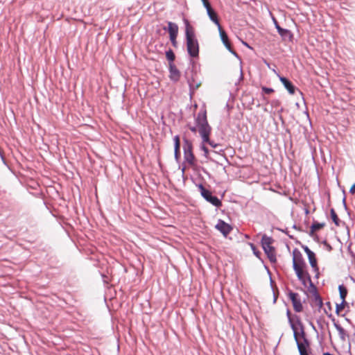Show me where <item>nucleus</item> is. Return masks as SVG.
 Wrapping results in <instances>:
<instances>
[{
    "label": "nucleus",
    "instance_id": "nucleus-1",
    "mask_svg": "<svg viewBox=\"0 0 355 355\" xmlns=\"http://www.w3.org/2000/svg\"><path fill=\"white\" fill-rule=\"evenodd\" d=\"M293 254V267L296 273L298 279L302 284L306 286L307 284L313 286L311 276L306 270V264L301 252L297 249H294Z\"/></svg>",
    "mask_w": 355,
    "mask_h": 355
},
{
    "label": "nucleus",
    "instance_id": "nucleus-2",
    "mask_svg": "<svg viewBox=\"0 0 355 355\" xmlns=\"http://www.w3.org/2000/svg\"><path fill=\"white\" fill-rule=\"evenodd\" d=\"M184 22L186 25L185 32L188 53L192 58H198L199 55V44L196 38L194 29L188 20L185 19Z\"/></svg>",
    "mask_w": 355,
    "mask_h": 355
},
{
    "label": "nucleus",
    "instance_id": "nucleus-3",
    "mask_svg": "<svg viewBox=\"0 0 355 355\" xmlns=\"http://www.w3.org/2000/svg\"><path fill=\"white\" fill-rule=\"evenodd\" d=\"M196 122L202 143L209 141V137H210L211 133V128L208 123L206 111L198 114Z\"/></svg>",
    "mask_w": 355,
    "mask_h": 355
},
{
    "label": "nucleus",
    "instance_id": "nucleus-4",
    "mask_svg": "<svg viewBox=\"0 0 355 355\" xmlns=\"http://www.w3.org/2000/svg\"><path fill=\"white\" fill-rule=\"evenodd\" d=\"M183 150L185 165L182 171L184 172L187 167L195 169L197 167V159L193 153L192 142L188 139H184Z\"/></svg>",
    "mask_w": 355,
    "mask_h": 355
},
{
    "label": "nucleus",
    "instance_id": "nucleus-5",
    "mask_svg": "<svg viewBox=\"0 0 355 355\" xmlns=\"http://www.w3.org/2000/svg\"><path fill=\"white\" fill-rule=\"evenodd\" d=\"M273 243V240L272 238L267 236L266 235H263L261 239V245L262 248L267 254L269 260L275 263L276 262V254L275 250L274 247H272V244Z\"/></svg>",
    "mask_w": 355,
    "mask_h": 355
},
{
    "label": "nucleus",
    "instance_id": "nucleus-6",
    "mask_svg": "<svg viewBox=\"0 0 355 355\" xmlns=\"http://www.w3.org/2000/svg\"><path fill=\"white\" fill-rule=\"evenodd\" d=\"M198 189L202 196L213 205L219 207L222 205L221 201L216 197L211 195V192L205 189L202 184L198 185Z\"/></svg>",
    "mask_w": 355,
    "mask_h": 355
},
{
    "label": "nucleus",
    "instance_id": "nucleus-7",
    "mask_svg": "<svg viewBox=\"0 0 355 355\" xmlns=\"http://www.w3.org/2000/svg\"><path fill=\"white\" fill-rule=\"evenodd\" d=\"M287 315L288 318V322L290 323L292 330L293 331V336L294 337H296V334H297V331L299 330L300 329L303 328L304 325L299 316H291L289 311H288Z\"/></svg>",
    "mask_w": 355,
    "mask_h": 355
},
{
    "label": "nucleus",
    "instance_id": "nucleus-8",
    "mask_svg": "<svg viewBox=\"0 0 355 355\" xmlns=\"http://www.w3.org/2000/svg\"><path fill=\"white\" fill-rule=\"evenodd\" d=\"M288 297L292 302L294 310L298 313L302 312L303 306L299 294L291 291L288 293Z\"/></svg>",
    "mask_w": 355,
    "mask_h": 355
},
{
    "label": "nucleus",
    "instance_id": "nucleus-9",
    "mask_svg": "<svg viewBox=\"0 0 355 355\" xmlns=\"http://www.w3.org/2000/svg\"><path fill=\"white\" fill-rule=\"evenodd\" d=\"M168 31L169 33L170 40L173 46H177L176 38L178 33V26L176 24L169 21L168 23Z\"/></svg>",
    "mask_w": 355,
    "mask_h": 355
},
{
    "label": "nucleus",
    "instance_id": "nucleus-10",
    "mask_svg": "<svg viewBox=\"0 0 355 355\" xmlns=\"http://www.w3.org/2000/svg\"><path fill=\"white\" fill-rule=\"evenodd\" d=\"M311 306L318 311H320L323 306L322 300L317 292H315L313 295V297L311 300Z\"/></svg>",
    "mask_w": 355,
    "mask_h": 355
},
{
    "label": "nucleus",
    "instance_id": "nucleus-11",
    "mask_svg": "<svg viewBox=\"0 0 355 355\" xmlns=\"http://www.w3.org/2000/svg\"><path fill=\"white\" fill-rule=\"evenodd\" d=\"M216 228L220 231L225 236H226L232 231L231 226L221 220L218 222L216 225Z\"/></svg>",
    "mask_w": 355,
    "mask_h": 355
},
{
    "label": "nucleus",
    "instance_id": "nucleus-12",
    "mask_svg": "<svg viewBox=\"0 0 355 355\" xmlns=\"http://www.w3.org/2000/svg\"><path fill=\"white\" fill-rule=\"evenodd\" d=\"M218 31H219V33H220V38H221V40L223 42V43L224 44V45L225 46V47L230 51V52H233L232 51V46H231V43L229 41V39H228V36L227 35V33H225V31L223 29L222 26H219L218 27Z\"/></svg>",
    "mask_w": 355,
    "mask_h": 355
},
{
    "label": "nucleus",
    "instance_id": "nucleus-13",
    "mask_svg": "<svg viewBox=\"0 0 355 355\" xmlns=\"http://www.w3.org/2000/svg\"><path fill=\"white\" fill-rule=\"evenodd\" d=\"M170 78L174 81H178L180 77V73L177 67L172 63L169 64Z\"/></svg>",
    "mask_w": 355,
    "mask_h": 355
},
{
    "label": "nucleus",
    "instance_id": "nucleus-14",
    "mask_svg": "<svg viewBox=\"0 0 355 355\" xmlns=\"http://www.w3.org/2000/svg\"><path fill=\"white\" fill-rule=\"evenodd\" d=\"M174 141V154L176 160H178L180 157V139L178 135H176L173 138Z\"/></svg>",
    "mask_w": 355,
    "mask_h": 355
},
{
    "label": "nucleus",
    "instance_id": "nucleus-15",
    "mask_svg": "<svg viewBox=\"0 0 355 355\" xmlns=\"http://www.w3.org/2000/svg\"><path fill=\"white\" fill-rule=\"evenodd\" d=\"M280 81L288 91L291 94H294L295 91V86L292 84L291 81H289L287 78L284 77H280Z\"/></svg>",
    "mask_w": 355,
    "mask_h": 355
},
{
    "label": "nucleus",
    "instance_id": "nucleus-16",
    "mask_svg": "<svg viewBox=\"0 0 355 355\" xmlns=\"http://www.w3.org/2000/svg\"><path fill=\"white\" fill-rule=\"evenodd\" d=\"M297 334H296V337H294L296 342H304L306 344H307V339L305 336V331L304 328L300 329L297 331Z\"/></svg>",
    "mask_w": 355,
    "mask_h": 355
},
{
    "label": "nucleus",
    "instance_id": "nucleus-17",
    "mask_svg": "<svg viewBox=\"0 0 355 355\" xmlns=\"http://www.w3.org/2000/svg\"><path fill=\"white\" fill-rule=\"evenodd\" d=\"M308 259H309L310 265L313 268V270L315 272H317V274H318L319 268H318V266L317 259H316L315 253L313 252V254L309 255L308 257Z\"/></svg>",
    "mask_w": 355,
    "mask_h": 355
},
{
    "label": "nucleus",
    "instance_id": "nucleus-18",
    "mask_svg": "<svg viewBox=\"0 0 355 355\" xmlns=\"http://www.w3.org/2000/svg\"><path fill=\"white\" fill-rule=\"evenodd\" d=\"M210 19L218 27L220 26L216 12L211 8L207 10Z\"/></svg>",
    "mask_w": 355,
    "mask_h": 355
},
{
    "label": "nucleus",
    "instance_id": "nucleus-19",
    "mask_svg": "<svg viewBox=\"0 0 355 355\" xmlns=\"http://www.w3.org/2000/svg\"><path fill=\"white\" fill-rule=\"evenodd\" d=\"M298 350L300 355H309L306 351V347L309 345V343L306 344L304 342H296Z\"/></svg>",
    "mask_w": 355,
    "mask_h": 355
},
{
    "label": "nucleus",
    "instance_id": "nucleus-20",
    "mask_svg": "<svg viewBox=\"0 0 355 355\" xmlns=\"http://www.w3.org/2000/svg\"><path fill=\"white\" fill-rule=\"evenodd\" d=\"M324 227V223H319L318 222L313 223L311 227L310 234L313 236L315 232L319 231Z\"/></svg>",
    "mask_w": 355,
    "mask_h": 355
},
{
    "label": "nucleus",
    "instance_id": "nucleus-21",
    "mask_svg": "<svg viewBox=\"0 0 355 355\" xmlns=\"http://www.w3.org/2000/svg\"><path fill=\"white\" fill-rule=\"evenodd\" d=\"M278 33L284 40L288 39L291 40L293 37L292 33L288 29L282 28Z\"/></svg>",
    "mask_w": 355,
    "mask_h": 355
},
{
    "label": "nucleus",
    "instance_id": "nucleus-22",
    "mask_svg": "<svg viewBox=\"0 0 355 355\" xmlns=\"http://www.w3.org/2000/svg\"><path fill=\"white\" fill-rule=\"evenodd\" d=\"M330 214H331V218L333 222L335 223V225L338 227L340 226V220L334 209H331Z\"/></svg>",
    "mask_w": 355,
    "mask_h": 355
},
{
    "label": "nucleus",
    "instance_id": "nucleus-23",
    "mask_svg": "<svg viewBox=\"0 0 355 355\" xmlns=\"http://www.w3.org/2000/svg\"><path fill=\"white\" fill-rule=\"evenodd\" d=\"M340 297L343 302L345 301L346 296L347 295V290L343 285H340L338 287Z\"/></svg>",
    "mask_w": 355,
    "mask_h": 355
},
{
    "label": "nucleus",
    "instance_id": "nucleus-24",
    "mask_svg": "<svg viewBox=\"0 0 355 355\" xmlns=\"http://www.w3.org/2000/svg\"><path fill=\"white\" fill-rule=\"evenodd\" d=\"M346 304V301L343 302V300L341 301L340 304H336V312L338 315H339L345 309Z\"/></svg>",
    "mask_w": 355,
    "mask_h": 355
},
{
    "label": "nucleus",
    "instance_id": "nucleus-25",
    "mask_svg": "<svg viewBox=\"0 0 355 355\" xmlns=\"http://www.w3.org/2000/svg\"><path fill=\"white\" fill-rule=\"evenodd\" d=\"M166 57L170 62H173L175 56L172 50H168L166 52Z\"/></svg>",
    "mask_w": 355,
    "mask_h": 355
},
{
    "label": "nucleus",
    "instance_id": "nucleus-26",
    "mask_svg": "<svg viewBox=\"0 0 355 355\" xmlns=\"http://www.w3.org/2000/svg\"><path fill=\"white\" fill-rule=\"evenodd\" d=\"M200 148L204 152V156L207 159H208L209 157V149L207 148V147L205 146V143L202 142Z\"/></svg>",
    "mask_w": 355,
    "mask_h": 355
},
{
    "label": "nucleus",
    "instance_id": "nucleus-27",
    "mask_svg": "<svg viewBox=\"0 0 355 355\" xmlns=\"http://www.w3.org/2000/svg\"><path fill=\"white\" fill-rule=\"evenodd\" d=\"M262 91L267 94H270L274 92V89L272 88H268L266 87H261Z\"/></svg>",
    "mask_w": 355,
    "mask_h": 355
},
{
    "label": "nucleus",
    "instance_id": "nucleus-28",
    "mask_svg": "<svg viewBox=\"0 0 355 355\" xmlns=\"http://www.w3.org/2000/svg\"><path fill=\"white\" fill-rule=\"evenodd\" d=\"M205 144H208L209 145H210L212 148H216L218 144L215 143L214 141L210 140V138L209 137V141H205Z\"/></svg>",
    "mask_w": 355,
    "mask_h": 355
},
{
    "label": "nucleus",
    "instance_id": "nucleus-29",
    "mask_svg": "<svg viewBox=\"0 0 355 355\" xmlns=\"http://www.w3.org/2000/svg\"><path fill=\"white\" fill-rule=\"evenodd\" d=\"M250 245L252 250V251L254 252V254L257 256V257H259V254L260 253L259 251H257V249L255 248V246L252 244V243H250Z\"/></svg>",
    "mask_w": 355,
    "mask_h": 355
},
{
    "label": "nucleus",
    "instance_id": "nucleus-30",
    "mask_svg": "<svg viewBox=\"0 0 355 355\" xmlns=\"http://www.w3.org/2000/svg\"><path fill=\"white\" fill-rule=\"evenodd\" d=\"M304 250L308 257L313 253V252H312L307 246L304 247Z\"/></svg>",
    "mask_w": 355,
    "mask_h": 355
},
{
    "label": "nucleus",
    "instance_id": "nucleus-31",
    "mask_svg": "<svg viewBox=\"0 0 355 355\" xmlns=\"http://www.w3.org/2000/svg\"><path fill=\"white\" fill-rule=\"evenodd\" d=\"M203 5L206 8L207 10L212 8L211 5H210V3H209V2L208 1V0H207L205 2H203Z\"/></svg>",
    "mask_w": 355,
    "mask_h": 355
},
{
    "label": "nucleus",
    "instance_id": "nucleus-32",
    "mask_svg": "<svg viewBox=\"0 0 355 355\" xmlns=\"http://www.w3.org/2000/svg\"><path fill=\"white\" fill-rule=\"evenodd\" d=\"M349 192H350L352 194H354V193H355V184H354L352 186V187L350 188Z\"/></svg>",
    "mask_w": 355,
    "mask_h": 355
},
{
    "label": "nucleus",
    "instance_id": "nucleus-33",
    "mask_svg": "<svg viewBox=\"0 0 355 355\" xmlns=\"http://www.w3.org/2000/svg\"><path fill=\"white\" fill-rule=\"evenodd\" d=\"M275 27H276L277 31L279 32V30H281L282 28L280 27V26L278 24V23L276 20H275Z\"/></svg>",
    "mask_w": 355,
    "mask_h": 355
},
{
    "label": "nucleus",
    "instance_id": "nucleus-34",
    "mask_svg": "<svg viewBox=\"0 0 355 355\" xmlns=\"http://www.w3.org/2000/svg\"><path fill=\"white\" fill-rule=\"evenodd\" d=\"M197 128H198V127H192V126H190V127H189V129H190V130H191V132H193L196 133V131H197Z\"/></svg>",
    "mask_w": 355,
    "mask_h": 355
},
{
    "label": "nucleus",
    "instance_id": "nucleus-35",
    "mask_svg": "<svg viewBox=\"0 0 355 355\" xmlns=\"http://www.w3.org/2000/svg\"><path fill=\"white\" fill-rule=\"evenodd\" d=\"M200 85V83H198L196 86H195V89H198Z\"/></svg>",
    "mask_w": 355,
    "mask_h": 355
},
{
    "label": "nucleus",
    "instance_id": "nucleus-36",
    "mask_svg": "<svg viewBox=\"0 0 355 355\" xmlns=\"http://www.w3.org/2000/svg\"><path fill=\"white\" fill-rule=\"evenodd\" d=\"M328 306H329V310H331V304L330 302H327L326 304Z\"/></svg>",
    "mask_w": 355,
    "mask_h": 355
},
{
    "label": "nucleus",
    "instance_id": "nucleus-37",
    "mask_svg": "<svg viewBox=\"0 0 355 355\" xmlns=\"http://www.w3.org/2000/svg\"><path fill=\"white\" fill-rule=\"evenodd\" d=\"M324 313H325L327 315H329V312H328L325 309H324Z\"/></svg>",
    "mask_w": 355,
    "mask_h": 355
},
{
    "label": "nucleus",
    "instance_id": "nucleus-38",
    "mask_svg": "<svg viewBox=\"0 0 355 355\" xmlns=\"http://www.w3.org/2000/svg\"><path fill=\"white\" fill-rule=\"evenodd\" d=\"M323 355H333V354L327 352V353H324Z\"/></svg>",
    "mask_w": 355,
    "mask_h": 355
},
{
    "label": "nucleus",
    "instance_id": "nucleus-39",
    "mask_svg": "<svg viewBox=\"0 0 355 355\" xmlns=\"http://www.w3.org/2000/svg\"><path fill=\"white\" fill-rule=\"evenodd\" d=\"M190 84V87H194L191 83H189Z\"/></svg>",
    "mask_w": 355,
    "mask_h": 355
},
{
    "label": "nucleus",
    "instance_id": "nucleus-40",
    "mask_svg": "<svg viewBox=\"0 0 355 355\" xmlns=\"http://www.w3.org/2000/svg\"><path fill=\"white\" fill-rule=\"evenodd\" d=\"M207 1V0H202V3H203V2H205V1Z\"/></svg>",
    "mask_w": 355,
    "mask_h": 355
},
{
    "label": "nucleus",
    "instance_id": "nucleus-41",
    "mask_svg": "<svg viewBox=\"0 0 355 355\" xmlns=\"http://www.w3.org/2000/svg\"><path fill=\"white\" fill-rule=\"evenodd\" d=\"M207 1V0H202V3H203V2H205V1Z\"/></svg>",
    "mask_w": 355,
    "mask_h": 355
}]
</instances>
